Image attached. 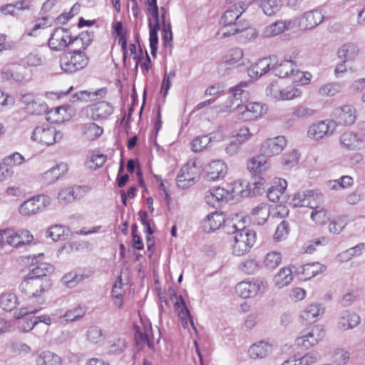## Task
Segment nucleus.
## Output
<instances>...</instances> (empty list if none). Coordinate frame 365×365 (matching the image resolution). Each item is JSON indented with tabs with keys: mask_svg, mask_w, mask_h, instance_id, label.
<instances>
[{
	"mask_svg": "<svg viewBox=\"0 0 365 365\" xmlns=\"http://www.w3.org/2000/svg\"><path fill=\"white\" fill-rule=\"evenodd\" d=\"M93 32L85 31L74 37V43L81 42L80 48H74L60 58V66L63 72L74 73L86 68L89 63V57L84 51L93 39Z\"/></svg>",
	"mask_w": 365,
	"mask_h": 365,
	"instance_id": "1",
	"label": "nucleus"
},
{
	"mask_svg": "<svg viewBox=\"0 0 365 365\" xmlns=\"http://www.w3.org/2000/svg\"><path fill=\"white\" fill-rule=\"evenodd\" d=\"M232 230L227 229V233L234 234V244L232 253L237 256H241L250 251L256 241V232L248 228L237 230L235 225L231 227Z\"/></svg>",
	"mask_w": 365,
	"mask_h": 365,
	"instance_id": "2",
	"label": "nucleus"
},
{
	"mask_svg": "<svg viewBox=\"0 0 365 365\" xmlns=\"http://www.w3.org/2000/svg\"><path fill=\"white\" fill-rule=\"evenodd\" d=\"M50 289L47 281L41 282L26 276L19 285L21 292L29 298L40 297Z\"/></svg>",
	"mask_w": 365,
	"mask_h": 365,
	"instance_id": "3",
	"label": "nucleus"
},
{
	"mask_svg": "<svg viewBox=\"0 0 365 365\" xmlns=\"http://www.w3.org/2000/svg\"><path fill=\"white\" fill-rule=\"evenodd\" d=\"M70 43H74V37L71 36L67 29L63 27L55 29L48 41L49 48L54 51H64Z\"/></svg>",
	"mask_w": 365,
	"mask_h": 365,
	"instance_id": "4",
	"label": "nucleus"
},
{
	"mask_svg": "<svg viewBox=\"0 0 365 365\" xmlns=\"http://www.w3.org/2000/svg\"><path fill=\"white\" fill-rule=\"evenodd\" d=\"M322 194L313 190H307L296 193L292 197L290 204L294 207H308L310 208H316L317 204L322 202Z\"/></svg>",
	"mask_w": 365,
	"mask_h": 365,
	"instance_id": "5",
	"label": "nucleus"
},
{
	"mask_svg": "<svg viewBox=\"0 0 365 365\" xmlns=\"http://www.w3.org/2000/svg\"><path fill=\"white\" fill-rule=\"evenodd\" d=\"M48 203V199L43 195L34 196L25 200L19 208V213L24 216L36 215L43 210Z\"/></svg>",
	"mask_w": 365,
	"mask_h": 365,
	"instance_id": "6",
	"label": "nucleus"
},
{
	"mask_svg": "<svg viewBox=\"0 0 365 365\" xmlns=\"http://www.w3.org/2000/svg\"><path fill=\"white\" fill-rule=\"evenodd\" d=\"M247 82H241L236 86L230 89L229 91V100L230 104L226 106V111H234L238 110L239 109L243 108L244 101H246L247 98L248 93L243 88L247 87Z\"/></svg>",
	"mask_w": 365,
	"mask_h": 365,
	"instance_id": "7",
	"label": "nucleus"
},
{
	"mask_svg": "<svg viewBox=\"0 0 365 365\" xmlns=\"http://www.w3.org/2000/svg\"><path fill=\"white\" fill-rule=\"evenodd\" d=\"M324 336V331L322 326L312 327L311 331H304L303 334L297 338L295 345L302 349H308L317 344Z\"/></svg>",
	"mask_w": 365,
	"mask_h": 365,
	"instance_id": "8",
	"label": "nucleus"
},
{
	"mask_svg": "<svg viewBox=\"0 0 365 365\" xmlns=\"http://www.w3.org/2000/svg\"><path fill=\"white\" fill-rule=\"evenodd\" d=\"M43 254L40 253L37 256L34 255L32 259V264L37 265L30 270L27 276L31 277L34 279H40L41 282L47 281L49 284V287L51 286L49 275L54 272V267L48 263L41 262L37 260V258L43 257Z\"/></svg>",
	"mask_w": 365,
	"mask_h": 365,
	"instance_id": "9",
	"label": "nucleus"
},
{
	"mask_svg": "<svg viewBox=\"0 0 365 365\" xmlns=\"http://www.w3.org/2000/svg\"><path fill=\"white\" fill-rule=\"evenodd\" d=\"M243 65V51L240 48H235L230 51L225 59L220 63L218 71L222 75H226L229 73V70Z\"/></svg>",
	"mask_w": 365,
	"mask_h": 365,
	"instance_id": "10",
	"label": "nucleus"
},
{
	"mask_svg": "<svg viewBox=\"0 0 365 365\" xmlns=\"http://www.w3.org/2000/svg\"><path fill=\"white\" fill-rule=\"evenodd\" d=\"M336 127L334 120H327L312 124L308 129L307 135L315 140H319L324 136L331 135Z\"/></svg>",
	"mask_w": 365,
	"mask_h": 365,
	"instance_id": "11",
	"label": "nucleus"
},
{
	"mask_svg": "<svg viewBox=\"0 0 365 365\" xmlns=\"http://www.w3.org/2000/svg\"><path fill=\"white\" fill-rule=\"evenodd\" d=\"M61 138L62 134L60 132H57L56 129L52 127H36L31 135L33 140L47 145H53Z\"/></svg>",
	"mask_w": 365,
	"mask_h": 365,
	"instance_id": "12",
	"label": "nucleus"
},
{
	"mask_svg": "<svg viewBox=\"0 0 365 365\" xmlns=\"http://www.w3.org/2000/svg\"><path fill=\"white\" fill-rule=\"evenodd\" d=\"M247 4L245 1H240L231 6L225 11L220 19L221 25L246 24L247 22L240 19V16L247 9Z\"/></svg>",
	"mask_w": 365,
	"mask_h": 365,
	"instance_id": "13",
	"label": "nucleus"
},
{
	"mask_svg": "<svg viewBox=\"0 0 365 365\" xmlns=\"http://www.w3.org/2000/svg\"><path fill=\"white\" fill-rule=\"evenodd\" d=\"M287 144L284 136H277L267 139L261 145L260 154L265 157H272L279 154Z\"/></svg>",
	"mask_w": 365,
	"mask_h": 365,
	"instance_id": "14",
	"label": "nucleus"
},
{
	"mask_svg": "<svg viewBox=\"0 0 365 365\" xmlns=\"http://www.w3.org/2000/svg\"><path fill=\"white\" fill-rule=\"evenodd\" d=\"M297 21V19L277 21L267 26L263 30L262 35L267 38L278 36L285 31L293 29Z\"/></svg>",
	"mask_w": 365,
	"mask_h": 365,
	"instance_id": "15",
	"label": "nucleus"
},
{
	"mask_svg": "<svg viewBox=\"0 0 365 365\" xmlns=\"http://www.w3.org/2000/svg\"><path fill=\"white\" fill-rule=\"evenodd\" d=\"M227 173V165L220 160H215L205 168L204 178L207 181H217L223 179Z\"/></svg>",
	"mask_w": 365,
	"mask_h": 365,
	"instance_id": "16",
	"label": "nucleus"
},
{
	"mask_svg": "<svg viewBox=\"0 0 365 365\" xmlns=\"http://www.w3.org/2000/svg\"><path fill=\"white\" fill-rule=\"evenodd\" d=\"M334 115L336 118V125H350L356 120V110L352 106L345 105L337 108L334 111Z\"/></svg>",
	"mask_w": 365,
	"mask_h": 365,
	"instance_id": "17",
	"label": "nucleus"
},
{
	"mask_svg": "<svg viewBox=\"0 0 365 365\" xmlns=\"http://www.w3.org/2000/svg\"><path fill=\"white\" fill-rule=\"evenodd\" d=\"M361 322L360 316L354 312L344 311L341 312L337 323V327L341 331L352 329Z\"/></svg>",
	"mask_w": 365,
	"mask_h": 365,
	"instance_id": "18",
	"label": "nucleus"
},
{
	"mask_svg": "<svg viewBox=\"0 0 365 365\" xmlns=\"http://www.w3.org/2000/svg\"><path fill=\"white\" fill-rule=\"evenodd\" d=\"M243 108L237 110L239 118L242 120H252L259 117L263 111L262 106L256 102H250L242 106Z\"/></svg>",
	"mask_w": 365,
	"mask_h": 365,
	"instance_id": "19",
	"label": "nucleus"
},
{
	"mask_svg": "<svg viewBox=\"0 0 365 365\" xmlns=\"http://www.w3.org/2000/svg\"><path fill=\"white\" fill-rule=\"evenodd\" d=\"M225 222V217L222 212H214L206 217L202 226L205 232H210L218 230ZM224 227H226V225Z\"/></svg>",
	"mask_w": 365,
	"mask_h": 365,
	"instance_id": "20",
	"label": "nucleus"
},
{
	"mask_svg": "<svg viewBox=\"0 0 365 365\" xmlns=\"http://www.w3.org/2000/svg\"><path fill=\"white\" fill-rule=\"evenodd\" d=\"M294 66V61L290 59H285L278 64L277 58L275 62H273L272 70L275 76L279 78H287L295 75L297 69Z\"/></svg>",
	"mask_w": 365,
	"mask_h": 365,
	"instance_id": "21",
	"label": "nucleus"
},
{
	"mask_svg": "<svg viewBox=\"0 0 365 365\" xmlns=\"http://www.w3.org/2000/svg\"><path fill=\"white\" fill-rule=\"evenodd\" d=\"M260 289L259 280L255 282L243 281L235 287L236 293L242 298L255 297Z\"/></svg>",
	"mask_w": 365,
	"mask_h": 365,
	"instance_id": "22",
	"label": "nucleus"
},
{
	"mask_svg": "<svg viewBox=\"0 0 365 365\" xmlns=\"http://www.w3.org/2000/svg\"><path fill=\"white\" fill-rule=\"evenodd\" d=\"M323 21V15L318 10H312L304 14L299 19V26L304 29H312Z\"/></svg>",
	"mask_w": 365,
	"mask_h": 365,
	"instance_id": "23",
	"label": "nucleus"
},
{
	"mask_svg": "<svg viewBox=\"0 0 365 365\" xmlns=\"http://www.w3.org/2000/svg\"><path fill=\"white\" fill-rule=\"evenodd\" d=\"M91 110L92 111L91 118L93 120L106 119L113 112V106L104 101L92 105Z\"/></svg>",
	"mask_w": 365,
	"mask_h": 365,
	"instance_id": "24",
	"label": "nucleus"
},
{
	"mask_svg": "<svg viewBox=\"0 0 365 365\" xmlns=\"http://www.w3.org/2000/svg\"><path fill=\"white\" fill-rule=\"evenodd\" d=\"M277 56H271L269 58L260 59L248 71L249 75L255 74L256 76H262L272 70L273 62H275Z\"/></svg>",
	"mask_w": 365,
	"mask_h": 365,
	"instance_id": "25",
	"label": "nucleus"
},
{
	"mask_svg": "<svg viewBox=\"0 0 365 365\" xmlns=\"http://www.w3.org/2000/svg\"><path fill=\"white\" fill-rule=\"evenodd\" d=\"M265 182L266 180L260 176L255 177L252 182H248L246 185V189L240 191V195L242 197H245L259 195L264 189V185Z\"/></svg>",
	"mask_w": 365,
	"mask_h": 365,
	"instance_id": "26",
	"label": "nucleus"
},
{
	"mask_svg": "<svg viewBox=\"0 0 365 365\" xmlns=\"http://www.w3.org/2000/svg\"><path fill=\"white\" fill-rule=\"evenodd\" d=\"M269 216V207L267 203L262 202L254 207L250 217L252 220L257 225H263Z\"/></svg>",
	"mask_w": 365,
	"mask_h": 365,
	"instance_id": "27",
	"label": "nucleus"
},
{
	"mask_svg": "<svg viewBox=\"0 0 365 365\" xmlns=\"http://www.w3.org/2000/svg\"><path fill=\"white\" fill-rule=\"evenodd\" d=\"M227 196L228 192L227 190L220 187H217L207 192L205 201L207 204L215 207L218 205L221 201L226 199Z\"/></svg>",
	"mask_w": 365,
	"mask_h": 365,
	"instance_id": "28",
	"label": "nucleus"
},
{
	"mask_svg": "<svg viewBox=\"0 0 365 365\" xmlns=\"http://www.w3.org/2000/svg\"><path fill=\"white\" fill-rule=\"evenodd\" d=\"M340 143L344 148L354 150L360 148L363 140L356 133L346 132L341 135Z\"/></svg>",
	"mask_w": 365,
	"mask_h": 365,
	"instance_id": "29",
	"label": "nucleus"
},
{
	"mask_svg": "<svg viewBox=\"0 0 365 365\" xmlns=\"http://www.w3.org/2000/svg\"><path fill=\"white\" fill-rule=\"evenodd\" d=\"M293 280L292 270L290 267H284L274 277V282L279 288L289 285Z\"/></svg>",
	"mask_w": 365,
	"mask_h": 365,
	"instance_id": "30",
	"label": "nucleus"
},
{
	"mask_svg": "<svg viewBox=\"0 0 365 365\" xmlns=\"http://www.w3.org/2000/svg\"><path fill=\"white\" fill-rule=\"evenodd\" d=\"M272 346L264 341H260L252 345L248 351L249 355L252 359L264 358L272 352Z\"/></svg>",
	"mask_w": 365,
	"mask_h": 365,
	"instance_id": "31",
	"label": "nucleus"
},
{
	"mask_svg": "<svg viewBox=\"0 0 365 365\" xmlns=\"http://www.w3.org/2000/svg\"><path fill=\"white\" fill-rule=\"evenodd\" d=\"M177 185L179 187L185 189L195 182V178L190 172L187 165L183 166L176 178Z\"/></svg>",
	"mask_w": 365,
	"mask_h": 365,
	"instance_id": "32",
	"label": "nucleus"
},
{
	"mask_svg": "<svg viewBox=\"0 0 365 365\" xmlns=\"http://www.w3.org/2000/svg\"><path fill=\"white\" fill-rule=\"evenodd\" d=\"M323 311L324 309L319 304H312L302 312L300 317L307 323H312L316 321L315 318L322 314Z\"/></svg>",
	"mask_w": 365,
	"mask_h": 365,
	"instance_id": "33",
	"label": "nucleus"
},
{
	"mask_svg": "<svg viewBox=\"0 0 365 365\" xmlns=\"http://www.w3.org/2000/svg\"><path fill=\"white\" fill-rule=\"evenodd\" d=\"M135 328V341L138 349H141L145 344H147L150 349H153L154 348V344L148 335V332L150 330H146L145 327L143 328V331H142L138 327H136Z\"/></svg>",
	"mask_w": 365,
	"mask_h": 365,
	"instance_id": "34",
	"label": "nucleus"
},
{
	"mask_svg": "<svg viewBox=\"0 0 365 365\" xmlns=\"http://www.w3.org/2000/svg\"><path fill=\"white\" fill-rule=\"evenodd\" d=\"M278 185H275L269 188L267 195L268 199L277 202L279 200L280 195L283 194L287 188V182L284 179H278Z\"/></svg>",
	"mask_w": 365,
	"mask_h": 365,
	"instance_id": "35",
	"label": "nucleus"
},
{
	"mask_svg": "<svg viewBox=\"0 0 365 365\" xmlns=\"http://www.w3.org/2000/svg\"><path fill=\"white\" fill-rule=\"evenodd\" d=\"M45 63L44 57L37 51H32L21 59L20 64L23 66H40Z\"/></svg>",
	"mask_w": 365,
	"mask_h": 365,
	"instance_id": "36",
	"label": "nucleus"
},
{
	"mask_svg": "<svg viewBox=\"0 0 365 365\" xmlns=\"http://www.w3.org/2000/svg\"><path fill=\"white\" fill-rule=\"evenodd\" d=\"M248 28V24H232V25H222L221 28L217 32V35L220 38H225L235 35L239 32H241Z\"/></svg>",
	"mask_w": 365,
	"mask_h": 365,
	"instance_id": "37",
	"label": "nucleus"
},
{
	"mask_svg": "<svg viewBox=\"0 0 365 365\" xmlns=\"http://www.w3.org/2000/svg\"><path fill=\"white\" fill-rule=\"evenodd\" d=\"M18 304L17 297L14 293H4L0 296V307L5 311L11 312Z\"/></svg>",
	"mask_w": 365,
	"mask_h": 365,
	"instance_id": "38",
	"label": "nucleus"
},
{
	"mask_svg": "<svg viewBox=\"0 0 365 365\" xmlns=\"http://www.w3.org/2000/svg\"><path fill=\"white\" fill-rule=\"evenodd\" d=\"M69 232V228L56 225L47 230L46 237H51L53 241L64 240L65 236L68 235Z\"/></svg>",
	"mask_w": 365,
	"mask_h": 365,
	"instance_id": "39",
	"label": "nucleus"
},
{
	"mask_svg": "<svg viewBox=\"0 0 365 365\" xmlns=\"http://www.w3.org/2000/svg\"><path fill=\"white\" fill-rule=\"evenodd\" d=\"M61 359L57 354L47 351L37 358L38 365H61Z\"/></svg>",
	"mask_w": 365,
	"mask_h": 365,
	"instance_id": "40",
	"label": "nucleus"
},
{
	"mask_svg": "<svg viewBox=\"0 0 365 365\" xmlns=\"http://www.w3.org/2000/svg\"><path fill=\"white\" fill-rule=\"evenodd\" d=\"M106 94L105 88H100L94 92L88 91H81L73 95V101H88L90 100L96 99L98 96L102 97Z\"/></svg>",
	"mask_w": 365,
	"mask_h": 365,
	"instance_id": "41",
	"label": "nucleus"
},
{
	"mask_svg": "<svg viewBox=\"0 0 365 365\" xmlns=\"http://www.w3.org/2000/svg\"><path fill=\"white\" fill-rule=\"evenodd\" d=\"M337 53L340 58L352 60L358 53V48L354 43H347L339 48Z\"/></svg>",
	"mask_w": 365,
	"mask_h": 365,
	"instance_id": "42",
	"label": "nucleus"
},
{
	"mask_svg": "<svg viewBox=\"0 0 365 365\" xmlns=\"http://www.w3.org/2000/svg\"><path fill=\"white\" fill-rule=\"evenodd\" d=\"M103 132V128L94 123H88L84 125L83 133L89 140H94L100 137Z\"/></svg>",
	"mask_w": 365,
	"mask_h": 365,
	"instance_id": "43",
	"label": "nucleus"
},
{
	"mask_svg": "<svg viewBox=\"0 0 365 365\" xmlns=\"http://www.w3.org/2000/svg\"><path fill=\"white\" fill-rule=\"evenodd\" d=\"M325 269L326 267L319 262L309 263L303 267L302 274L304 275L305 279H308L322 273Z\"/></svg>",
	"mask_w": 365,
	"mask_h": 365,
	"instance_id": "44",
	"label": "nucleus"
},
{
	"mask_svg": "<svg viewBox=\"0 0 365 365\" xmlns=\"http://www.w3.org/2000/svg\"><path fill=\"white\" fill-rule=\"evenodd\" d=\"M29 5L26 4V1H16L15 4H8L5 6L0 7V11L4 14H9L15 16L17 14L16 11L29 9Z\"/></svg>",
	"mask_w": 365,
	"mask_h": 365,
	"instance_id": "45",
	"label": "nucleus"
},
{
	"mask_svg": "<svg viewBox=\"0 0 365 365\" xmlns=\"http://www.w3.org/2000/svg\"><path fill=\"white\" fill-rule=\"evenodd\" d=\"M266 163V158L261 154L260 155L252 158L247 163V169L254 173H261L267 169Z\"/></svg>",
	"mask_w": 365,
	"mask_h": 365,
	"instance_id": "46",
	"label": "nucleus"
},
{
	"mask_svg": "<svg viewBox=\"0 0 365 365\" xmlns=\"http://www.w3.org/2000/svg\"><path fill=\"white\" fill-rule=\"evenodd\" d=\"M66 170L67 165L66 164H60L46 171L44 173L43 178L48 182H52L58 180Z\"/></svg>",
	"mask_w": 365,
	"mask_h": 365,
	"instance_id": "47",
	"label": "nucleus"
},
{
	"mask_svg": "<svg viewBox=\"0 0 365 365\" xmlns=\"http://www.w3.org/2000/svg\"><path fill=\"white\" fill-rule=\"evenodd\" d=\"M319 204L316 208H312L311 219L317 225H324L329 220V214L324 208L319 209Z\"/></svg>",
	"mask_w": 365,
	"mask_h": 365,
	"instance_id": "48",
	"label": "nucleus"
},
{
	"mask_svg": "<svg viewBox=\"0 0 365 365\" xmlns=\"http://www.w3.org/2000/svg\"><path fill=\"white\" fill-rule=\"evenodd\" d=\"M261 7L267 16H272L281 9L282 4L279 0H265L262 2Z\"/></svg>",
	"mask_w": 365,
	"mask_h": 365,
	"instance_id": "49",
	"label": "nucleus"
},
{
	"mask_svg": "<svg viewBox=\"0 0 365 365\" xmlns=\"http://www.w3.org/2000/svg\"><path fill=\"white\" fill-rule=\"evenodd\" d=\"M281 255L277 252H271L267 254L263 264L269 270L275 269L281 262Z\"/></svg>",
	"mask_w": 365,
	"mask_h": 365,
	"instance_id": "50",
	"label": "nucleus"
},
{
	"mask_svg": "<svg viewBox=\"0 0 365 365\" xmlns=\"http://www.w3.org/2000/svg\"><path fill=\"white\" fill-rule=\"evenodd\" d=\"M320 359V354L315 351H310L303 356L294 359L293 365H312L317 362Z\"/></svg>",
	"mask_w": 365,
	"mask_h": 365,
	"instance_id": "51",
	"label": "nucleus"
},
{
	"mask_svg": "<svg viewBox=\"0 0 365 365\" xmlns=\"http://www.w3.org/2000/svg\"><path fill=\"white\" fill-rule=\"evenodd\" d=\"M85 309L81 306H77L73 309H68L66 312L62 319L64 322H73L79 319L85 314Z\"/></svg>",
	"mask_w": 365,
	"mask_h": 365,
	"instance_id": "52",
	"label": "nucleus"
},
{
	"mask_svg": "<svg viewBox=\"0 0 365 365\" xmlns=\"http://www.w3.org/2000/svg\"><path fill=\"white\" fill-rule=\"evenodd\" d=\"M211 141V137L209 135L196 137L191 143V147L193 152L197 153L206 148Z\"/></svg>",
	"mask_w": 365,
	"mask_h": 365,
	"instance_id": "53",
	"label": "nucleus"
},
{
	"mask_svg": "<svg viewBox=\"0 0 365 365\" xmlns=\"http://www.w3.org/2000/svg\"><path fill=\"white\" fill-rule=\"evenodd\" d=\"M342 89V86L339 83H327L319 89V93L322 96H334L339 93Z\"/></svg>",
	"mask_w": 365,
	"mask_h": 365,
	"instance_id": "54",
	"label": "nucleus"
},
{
	"mask_svg": "<svg viewBox=\"0 0 365 365\" xmlns=\"http://www.w3.org/2000/svg\"><path fill=\"white\" fill-rule=\"evenodd\" d=\"M328 240L325 237H322L318 239H313L307 242L304 245V250L306 253L312 254L316 250V247L319 245H326Z\"/></svg>",
	"mask_w": 365,
	"mask_h": 365,
	"instance_id": "55",
	"label": "nucleus"
},
{
	"mask_svg": "<svg viewBox=\"0 0 365 365\" xmlns=\"http://www.w3.org/2000/svg\"><path fill=\"white\" fill-rule=\"evenodd\" d=\"M75 192L73 187H68L61 190L58 195V199L61 204H68L75 200Z\"/></svg>",
	"mask_w": 365,
	"mask_h": 365,
	"instance_id": "56",
	"label": "nucleus"
},
{
	"mask_svg": "<svg viewBox=\"0 0 365 365\" xmlns=\"http://www.w3.org/2000/svg\"><path fill=\"white\" fill-rule=\"evenodd\" d=\"M346 225V217H339L336 220H331L329 225V232L339 235Z\"/></svg>",
	"mask_w": 365,
	"mask_h": 365,
	"instance_id": "57",
	"label": "nucleus"
},
{
	"mask_svg": "<svg viewBox=\"0 0 365 365\" xmlns=\"http://www.w3.org/2000/svg\"><path fill=\"white\" fill-rule=\"evenodd\" d=\"M349 352L342 349H336L334 351L332 359L333 361L339 364L344 365L347 363L349 359Z\"/></svg>",
	"mask_w": 365,
	"mask_h": 365,
	"instance_id": "58",
	"label": "nucleus"
},
{
	"mask_svg": "<svg viewBox=\"0 0 365 365\" xmlns=\"http://www.w3.org/2000/svg\"><path fill=\"white\" fill-rule=\"evenodd\" d=\"M86 335L88 340L94 344L103 339L102 329L97 326L90 327Z\"/></svg>",
	"mask_w": 365,
	"mask_h": 365,
	"instance_id": "59",
	"label": "nucleus"
},
{
	"mask_svg": "<svg viewBox=\"0 0 365 365\" xmlns=\"http://www.w3.org/2000/svg\"><path fill=\"white\" fill-rule=\"evenodd\" d=\"M61 111H66L65 108H63V106L51 109L47 113V120L51 122V123H59L63 122L64 120V118L59 116Z\"/></svg>",
	"mask_w": 365,
	"mask_h": 365,
	"instance_id": "60",
	"label": "nucleus"
},
{
	"mask_svg": "<svg viewBox=\"0 0 365 365\" xmlns=\"http://www.w3.org/2000/svg\"><path fill=\"white\" fill-rule=\"evenodd\" d=\"M126 348V341L124 339H117L110 341L109 352L111 354H120Z\"/></svg>",
	"mask_w": 365,
	"mask_h": 365,
	"instance_id": "61",
	"label": "nucleus"
},
{
	"mask_svg": "<svg viewBox=\"0 0 365 365\" xmlns=\"http://www.w3.org/2000/svg\"><path fill=\"white\" fill-rule=\"evenodd\" d=\"M299 153L297 150L284 154L282 158V163L287 168L293 167L296 165L299 160Z\"/></svg>",
	"mask_w": 365,
	"mask_h": 365,
	"instance_id": "62",
	"label": "nucleus"
},
{
	"mask_svg": "<svg viewBox=\"0 0 365 365\" xmlns=\"http://www.w3.org/2000/svg\"><path fill=\"white\" fill-rule=\"evenodd\" d=\"M25 109L27 113L32 115H41L46 111L47 106L46 103H39L34 100L28 107H25Z\"/></svg>",
	"mask_w": 365,
	"mask_h": 365,
	"instance_id": "63",
	"label": "nucleus"
},
{
	"mask_svg": "<svg viewBox=\"0 0 365 365\" xmlns=\"http://www.w3.org/2000/svg\"><path fill=\"white\" fill-rule=\"evenodd\" d=\"M258 263L254 259H247L240 265V270L249 274H254L258 269Z\"/></svg>",
	"mask_w": 365,
	"mask_h": 365,
	"instance_id": "64",
	"label": "nucleus"
}]
</instances>
